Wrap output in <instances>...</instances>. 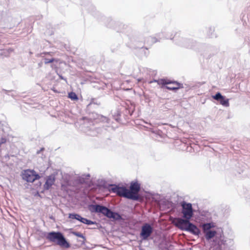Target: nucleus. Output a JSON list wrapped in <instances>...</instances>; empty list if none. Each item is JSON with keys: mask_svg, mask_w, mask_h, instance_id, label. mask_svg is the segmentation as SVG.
<instances>
[{"mask_svg": "<svg viewBox=\"0 0 250 250\" xmlns=\"http://www.w3.org/2000/svg\"><path fill=\"white\" fill-rule=\"evenodd\" d=\"M140 190V185L137 182H132L130 184V190L125 187L111 185L109 190L120 197H123L133 200L139 199L138 193Z\"/></svg>", "mask_w": 250, "mask_h": 250, "instance_id": "f257e3e1", "label": "nucleus"}, {"mask_svg": "<svg viewBox=\"0 0 250 250\" xmlns=\"http://www.w3.org/2000/svg\"><path fill=\"white\" fill-rule=\"evenodd\" d=\"M175 225L179 229L189 231L195 235H199L200 233V229L195 225L190 223L188 220L177 218Z\"/></svg>", "mask_w": 250, "mask_h": 250, "instance_id": "f03ea898", "label": "nucleus"}, {"mask_svg": "<svg viewBox=\"0 0 250 250\" xmlns=\"http://www.w3.org/2000/svg\"><path fill=\"white\" fill-rule=\"evenodd\" d=\"M46 238L50 242L55 243L58 245L64 248H68L70 247L69 244L67 242L62 234L60 232H49Z\"/></svg>", "mask_w": 250, "mask_h": 250, "instance_id": "7ed1b4c3", "label": "nucleus"}, {"mask_svg": "<svg viewBox=\"0 0 250 250\" xmlns=\"http://www.w3.org/2000/svg\"><path fill=\"white\" fill-rule=\"evenodd\" d=\"M155 82L157 83L159 85H173V86H170L167 85L165 88L167 89L170 90H174L178 89L179 88L182 87V84L175 81H171L167 79H160L158 80H155Z\"/></svg>", "mask_w": 250, "mask_h": 250, "instance_id": "20e7f679", "label": "nucleus"}, {"mask_svg": "<svg viewBox=\"0 0 250 250\" xmlns=\"http://www.w3.org/2000/svg\"><path fill=\"white\" fill-rule=\"evenodd\" d=\"M181 206L182 207V213L184 218H185V220H189L193 214L191 204L183 202L181 204Z\"/></svg>", "mask_w": 250, "mask_h": 250, "instance_id": "39448f33", "label": "nucleus"}, {"mask_svg": "<svg viewBox=\"0 0 250 250\" xmlns=\"http://www.w3.org/2000/svg\"><path fill=\"white\" fill-rule=\"evenodd\" d=\"M40 176L33 170L27 169L22 173V178L28 182H33L39 179Z\"/></svg>", "mask_w": 250, "mask_h": 250, "instance_id": "423d86ee", "label": "nucleus"}, {"mask_svg": "<svg viewBox=\"0 0 250 250\" xmlns=\"http://www.w3.org/2000/svg\"><path fill=\"white\" fill-rule=\"evenodd\" d=\"M153 231L152 227L147 223L145 224L142 227L140 235L144 240L147 239Z\"/></svg>", "mask_w": 250, "mask_h": 250, "instance_id": "0eeeda50", "label": "nucleus"}, {"mask_svg": "<svg viewBox=\"0 0 250 250\" xmlns=\"http://www.w3.org/2000/svg\"><path fill=\"white\" fill-rule=\"evenodd\" d=\"M212 98L219 101L220 104L224 106L228 107L229 105V99L226 98L219 92H217L215 95L213 96Z\"/></svg>", "mask_w": 250, "mask_h": 250, "instance_id": "6e6552de", "label": "nucleus"}, {"mask_svg": "<svg viewBox=\"0 0 250 250\" xmlns=\"http://www.w3.org/2000/svg\"><path fill=\"white\" fill-rule=\"evenodd\" d=\"M93 208L95 212L102 213L107 217H108L109 214L111 211V210L107 208L100 205H94L93 206Z\"/></svg>", "mask_w": 250, "mask_h": 250, "instance_id": "1a4fd4ad", "label": "nucleus"}, {"mask_svg": "<svg viewBox=\"0 0 250 250\" xmlns=\"http://www.w3.org/2000/svg\"><path fill=\"white\" fill-rule=\"evenodd\" d=\"M205 233L206 239L209 240L215 236L216 234V231L215 230H208Z\"/></svg>", "mask_w": 250, "mask_h": 250, "instance_id": "9d476101", "label": "nucleus"}, {"mask_svg": "<svg viewBox=\"0 0 250 250\" xmlns=\"http://www.w3.org/2000/svg\"><path fill=\"white\" fill-rule=\"evenodd\" d=\"M108 218H113L116 220H120V219H121V216L118 213L113 212L111 211L109 214Z\"/></svg>", "mask_w": 250, "mask_h": 250, "instance_id": "9b49d317", "label": "nucleus"}, {"mask_svg": "<svg viewBox=\"0 0 250 250\" xmlns=\"http://www.w3.org/2000/svg\"><path fill=\"white\" fill-rule=\"evenodd\" d=\"M54 183V179L49 178L46 180L44 186L46 188L48 189L52 185H53Z\"/></svg>", "mask_w": 250, "mask_h": 250, "instance_id": "f8f14e48", "label": "nucleus"}, {"mask_svg": "<svg viewBox=\"0 0 250 250\" xmlns=\"http://www.w3.org/2000/svg\"><path fill=\"white\" fill-rule=\"evenodd\" d=\"M213 226L211 223H206L203 225V229L204 233L209 230V229L213 227Z\"/></svg>", "mask_w": 250, "mask_h": 250, "instance_id": "ddd939ff", "label": "nucleus"}, {"mask_svg": "<svg viewBox=\"0 0 250 250\" xmlns=\"http://www.w3.org/2000/svg\"><path fill=\"white\" fill-rule=\"evenodd\" d=\"M80 221L87 225H92L94 224V222L93 221L83 217H82V218H81Z\"/></svg>", "mask_w": 250, "mask_h": 250, "instance_id": "4468645a", "label": "nucleus"}, {"mask_svg": "<svg viewBox=\"0 0 250 250\" xmlns=\"http://www.w3.org/2000/svg\"><path fill=\"white\" fill-rule=\"evenodd\" d=\"M80 221L87 225H92L94 224V222L93 221L83 217H82V218H81Z\"/></svg>", "mask_w": 250, "mask_h": 250, "instance_id": "2eb2a0df", "label": "nucleus"}, {"mask_svg": "<svg viewBox=\"0 0 250 250\" xmlns=\"http://www.w3.org/2000/svg\"><path fill=\"white\" fill-rule=\"evenodd\" d=\"M68 97L72 100H78V98L75 93L71 92L68 94Z\"/></svg>", "mask_w": 250, "mask_h": 250, "instance_id": "dca6fc26", "label": "nucleus"}, {"mask_svg": "<svg viewBox=\"0 0 250 250\" xmlns=\"http://www.w3.org/2000/svg\"><path fill=\"white\" fill-rule=\"evenodd\" d=\"M54 61V59H45L44 63L45 64H47V63H49L53 62Z\"/></svg>", "mask_w": 250, "mask_h": 250, "instance_id": "f3484780", "label": "nucleus"}, {"mask_svg": "<svg viewBox=\"0 0 250 250\" xmlns=\"http://www.w3.org/2000/svg\"><path fill=\"white\" fill-rule=\"evenodd\" d=\"M6 142V139L5 138H1L0 139V146L3 144H5Z\"/></svg>", "mask_w": 250, "mask_h": 250, "instance_id": "a211bd4d", "label": "nucleus"}, {"mask_svg": "<svg viewBox=\"0 0 250 250\" xmlns=\"http://www.w3.org/2000/svg\"><path fill=\"white\" fill-rule=\"evenodd\" d=\"M74 234L78 236V237H83V234L80 233V232H74Z\"/></svg>", "mask_w": 250, "mask_h": 250, "instance_id": "6ab92c4d", "label": "nucleus"}, {"mask_svg": "<svg viewBox=\"0 0 250 250\" xmlns=\"http://www.w3.org/2000/svg\"><path fill=\"white\" fill-rule=\"evenodd\" d=\"M77 214H70L69 217L71 219H76Z\"/></svg>", "mask_w": 250, "mask_h": 250, "instance_id": "aec40b11", "label": "nucleus"}, {"mask_svg": "<svg viewBox=\"0 0 250 250\" xmlns=\"http://www.w3.org/2000/svg\"><path fill=\"white\" fill-rule=\"evenodd\" d=\"M82 217H81V216H80V215L77 214L76 219L80 221L81 218H82Z\"/></svg>", "mask_w": 250, "mask_h": 250, "instance_id": "412c9836", "label": "nucleus"}, {"mask_svg": "<svg viewBox=\"0 0 250 250\" xmlns=\"http://www.w3.org/2000/svg\"><path fill=\"white\" fill-rule=\"evenodd\" d=\"M168 86H173V85H169Z\"/></svg>", "mask_w": 250, "mask_h": 250, "instance_id": "4be33fe9", "label": "nucleus"}, {"mask_svg": "<svg viewBox=\"0 0 250 250\" xmlns=\"http://www.w3.org/2000/svg\"><path fill=\"white\" fill-rule=\"evenodd\" d=\"M45 54H49V53L47 52V53H45Z\"/></svg>", "mask_w": 250, "mask_h": 250, "instance_id": "5701e85b", "label": "nucleus"}]
</instances>
